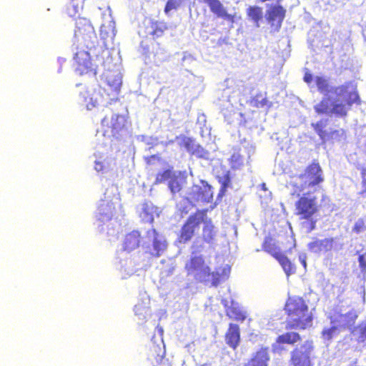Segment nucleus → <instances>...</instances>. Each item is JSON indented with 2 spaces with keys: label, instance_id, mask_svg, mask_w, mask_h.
<instances>
[{
  "label": "nucleus",
  "instance_id": "54",
  "mask_svg": "<svg viewBox=\"0 0 366 366\" xmlns=\"http://www.w3.org/2000/svg\"><path fill=\"white\" fill-rule=\"evenodd\" d=\"M107 138H108L109 139H110V142H112V139H111L112 137L111 138H109L108 137H106Z\"/></svg>",
  "mask_w": 366,
  "mask_h": 366
},
{
  "label": "nucleus",
  "instance_id": "50",
  "mask_svg": "<svg viewBox=\"0 0 366 366\" xmlns=\"http://www.w3.org/2000/svg\"><path fill=\"white\" fill-rule=\"evenodd\" d=\"M311 225H312V227H311V230H312L315 228V222H312Z\"/></svg>",
  "mask_w": 366,
  "mask_h": 366
},
{
  "label": "nucleus",
  "instance_id": "23",
  "mask_svg": "<svg viewBox=\"0 0 366 366\" xmlns=\"http://www.w3.org/2000/svg\"><path fill=\"white\" fill-rule=\"evenodd\" d=\"M149 300L145 298L134 306V314L140 322H144L149 315Z\"/></svg>",
  "mask_w": 366,
  "mask_h": 366
},
{
  "label": "nucleus",
  "instance_id": "22",
  "mask_svg": "<svg viewBox=\"0 0 366 366\" xmlns=\"http://www.w3.org/2000/svg\"><path fill=\"white\" fill-rule=\"evenodd\" d=\"M226 342L229 347L235 349L239 342V328L237 325L230 324L225 336Z\"/></svg>",
  "mask_w": 366,
  "mask_h": 366
},
{
  "label": "nucleus",
  "instance_id": "27",
  "mask_svg": "<svg viewBox=\"0 0 366 366\" xmlns=\"http://www.w3.org/2000/svg\"><path fill=\"white\" fill-rule=\"evenodd\" d=\"M222 303L225 307H230L229 302L227 299H222ZM231 307L232 309L231 311L229 312L232 313L231 317H234L237 320H244L246 318V312L236 307L232 301L231 302Z\"/></svg>",
  "mask_w": 366,
  "mask_h": 366
},
{
  "label": "nucleus",
  "instance_id": "19",
  "mask_svg": "<svg viewBox=\"0 0 366 366\" xmlns=\"http://www.w3.org/2000/svg\"><path fill=\"white\" fill-rule=\"evenodd\" d=\"M203 2L207 4L211 11L215 14L218 17L224 18L225 19L233 21V16L229 14L225 10L223 5L218 0H202Z\"/></svg>",
  "mask_w": 366,
  "mask_h": 366
},
{
  "label": "nucleus",
  "instance_id": "6",
  "mask_svg": "<svg viewBox=\"0 0 366 366\" xmlns=\"http://www.w3.org/2000/svg\"><path fill=\"white\" fill-rule=\"evenodd\" d=\"M126 119L123 115L111 114L107 115L102 121L101 133L104 137L118 139L126 131Z\"/></svg>",
  "mask_w": 366,
  "mask_h": 366
},
{
  "label": "nucleus",
  "instance_id": "41",
  "mask_svg": "<svg viewBox=\"0 0 366 366\" xmlns=\"http://www.w3.org/2000/svg\"><path fill=\"white\" fill-rule=\"evenodd\" d=\"M232 167L239 169L244 162L243 157L237 152H234L230 159Z\"/></svg>",
  "mask_w": 366,
  "mask_h": 366
},
{
  "label": "nucleus",
  "instance_id": "8",
  "mask_svg": "<svg viewBox=\"0 0 366 366\" xmlns=\"http://www.w3.org/2000/svg\"><path fill=\"white\" fill-rule=\"evenodd\" d=\"M143 246L149 247V253L155 257L161 256L167 247L164 237L154 229H149L144 237Z\"/></svg>",
  "mask_w": 366,
  "mask_h": 366
},
{
  "label": "nucleus",
  "instance_id": "45",
  "mask_svg": "<svg viewBox=\"0 0 366 366\" xmlns=\"http://www.w3.org/2000/svg\"><path fill=\"white\" fill-rule=\"evenodd\" d=\"M307 255L305 253H301L299 254V261L301 262L305 269L307 267Z\"/></svg>",
  "mask_w": 366,
  "mask_h": 366
},
{
  "label": "nucleus",
  "instance_id": "34",
  "mask_svg": "<svg viewBox=\"0 0 366 366\" xmlns=\"http://www.w3.org/2000/svg\"><path fill=\"white\" fill-rule=\"evenodd\" d=\"M217 178L219 179V182L221 184V189L219 194L222 195L227 188L229 186L230 184V177L229 171H224L222 174H218Z\"/></svg>",
  "mask_w": 366,
  "mask_h": 366
},
{
  "label": "nucleus",
  "instance_id": "18",
  "mask_svg": "<svg viewBox=\"0 0 366 366\" xmlns=\"http://www.w3.org/2000/svg\"><path fill=\"white\" fill-rule=\"evenodd\" d=\"M115 167V161L112 157H104L102 156L97 158L94 162V169L97 172L107 174L114 169Z\"/></svg>",
  "mask_w": 366,
  "mask_h": 366
},
{
  "label": "nucleus",
  "instance_id": "1",
  "mask_svg": "<svg viewBox=\"0 0 366 366\" xmlns=\"http://www.w3.org/2000/svg\"><path fill=\"white\" fill-rule=\"evenodd\" d=\"M322 181V172L318 164H311L303 174L290 177L287 187L291 194L298 197L302 195L295 203L297 214L309 219L317 211V198L312 194Z\"/></svg>",
  "mask_w": 366,
  "mask_h": 366
},
{
  "label": "nucleus",
  "instance_id": "48",
  "mask_svg": "<svg viewBox=\"0 0 366 366\" xmlns=\"http://www.w3.org/2000/svg\"><path fill=\"white\" fill-rule=\"evenodd\" d=\"M261 187L262 190H264V192L267 191L266 184L264 183L262 184Z\"/></svg>",
  "mask_w": 366,
  "mask_h": 366
},
{
  "label": "nucleus",
  "instance_id": "9",
  "mask_svg": "<svg viewBox=\"0 0 366 366\" xmlns=\"http://www.w3.org/2000/svg\"><path fill=\"white\" fill-rule=\"evenodd\" d=\"M313 350L312 342L305 341L296 348L292 355L293 366H311L310 356Z\"/></svg>",
  "mask_w": 366,
  "mask_h": 366
},
{
  "label": "nucleus",
  "instance_id": "11",
  "mask_svg": "<svg viewBox=\"0 0 366 366\" xmlns=\"http://www.w3.org/2000/svg\"><path fill=\"white\" fill-rule=\"evenodd\" d=\"M203 221L204 213L198 212L191 216L182 229L179 242H186L191 239L195 232L199 230V224Z\"/></svg>",
  "mask_w": 366,
  "mask_h": 366
},
{
  "label": "nucleus",
  "instance_id": "37",
  "mask_svg": "<svg viewBox=\"0 0 366 366\" xmlns=\"http://www.w3.org/2000/svg\"><path fill=\"white\" fill-rule=\"evenodd\" d=\"M177 144L184 147L187 152H190L194 147V142L185 136H180L176 138Z\"/></svg>",
  "mask_w": 366,
  "mask_h": 366
},
{
  "label": "nucleus",
  "instance_id": "30",
  "mask_svg": "<svg viewBox=\"0 0 366 366\" xmlns=\"http://www.w3.org/2000/svg\"><path fill=\"white\" fill-rule=\"evenodd\" d=\"M299 334L291 332L280 335L277 340V343L294 344L300 340Z\"/></svg>",
  "mask_w": 366,
  "mask_h": 366
},
{
  "label": "nucleus",
  "instance_id": "40",
  "mask_svg": "<svg viewBox=\"0 0 366 366\" xmlns=\"http://www.w3.org/2000/svg\"><path fill=\"white\" fill-rule=\"evenodd\" d=\"M174 174L171 170H166L162 173H159L157 175L155 183L160 184L166 181L169 182L170 179L173 177Z\"/></svg>",
  "mask_w": 366,
  "mask_h": 366
},
{
  "label": "nucleus",
  "instance_id": "29",
  "mask_svg": "<svg viewBox=\"0 0 366 366\" xmlns=\"http://www.w3.org/2000/svg\"><path fill=\"white\" fill-rule=\"evenodd\" d=\"M352 333L359 342H365L366 340V321H363L355 327Z\"/></svg>",
  "mask_w": 366,
  "mask_h": 366
},
{
  "label": "nucleus",
  "instance_id": "14",
  "mask_svg": "<svg viewBox=\"0 0 366 366\" xmlns=\"http://www.w3.org/2000/svg\"><path fill=\"white\" fill-rule=\"evenodd\" d=\"M101 99L99 93L93 89L84 88L79 94V102L85 105L87 109L95 107Z\"/></svg>",
  "mask_w": 366,
  "mask_h": 366
},
{
  "label": "nucleus",
  "instance_id": "43",
  "mask_svg": "<svg viewBox=\"0 0 366 366\" xmlns=\"http://www.w3.org/2000/svg\"><path fill=\"white\" fill-rule=\"evenodd\" d=\"M366 229V217H365L362 219H359L355 222V226L352 229V231H354L356 233H360Z\"/></svg>",
  "mask_w": 366,
  "mask_h": 366
},
{
  "label": "nucleus",
  "instance_id": "13",
  "mask_svg": "<svg viewBox=\"0 0 366 366\" xmlns=\"http://www.w3.org/2000/svg\"><path fill=\"white\" fill-rule=\"evenodd\" d=\"M100 35L104 41V46L112 42L116 35L115 23L110 14L104 16V22L100 28Z\"/></svg>",
  "mask_w": 366,
  "mask_h": 366
},
{
  "label": "nucleus",
  "instance_id": "35",
  "mask_svg": "<svg viewBox=\"0 0 366 366\" xmlns=\"http://www.w3.org/2000/svg\"><path fill=\"white\" fill-rule=\"evenodd\" d=\"M312 125L322 141H326L330 138V134L323 129L326 126L325 122L320 121Z\"/></svg>",
  "mask_w": 366,
  "mask_h": 366
},
{
  "label": "nucleus",
  "instance_id": "25",
  "mask_svg": "<svg viewBox=\"0 0 366 366\" xmlns=\"http://www.w3.org/2000/svg\"><path fill=\"white\" fill-rule=\"evenodd\" d=\"M204 224L203 227V237L204 239L208 242L211 243L214 239V237L216 236L217 232L214 229V226L212 224V222L210 220H207L206 219V216L204 214V221L202 222Z\"/></svg>",
  "mask_w": 366,
  "mask_h": 366
},
{
  "label": "nucleus",
  "instance_id": "49",
  "mask_svg": "<svg viewBox=\"0 0 366 366\" xmlns=\"http://www.w3.org/2000/svg\"><path fill=\"white\" fill-rule=\"evenodd\" d=\"M154 139H151V138H150V139L147 142V143L148 144H154Z\"/></svg>",
  "mask_w": 366,
  "mask_h": 366
},
{
  "label": "nucleus",
  "instance_id": "39",
  "mask_svg": "<svg viewBox=\"0 0 366 366\" xmlns=\"http://www.w3.org/2000/svg\"><path fill=\"white\" fill-rule=\"evenodd\" d=\"M153 35L160 36L162 35L164 31L167 29V26L164 22H155L152 24Z\"/></svg>",
  "mask_w": 366,
  "mask_h": 366
},
{
  "label": "nucleus",
  "instance_id": "7",
  "mask_svg": "<svg viewBox=\"0 0 366 366\" xmlns=\"http://www.w3.org/2000/svg\"><path fill=\"white\" fill-rule=\"evenodd\" d=\"M122 215V207L117 197L112 199L105 197L104 199H102L99 202L97 215L99 221L103 222H108L112 220L113 217L117 219L119 216Z\"/></svg>",
  "mask_w": 366,
  "mask_h": 366
},
{
  "label": "nucleus",
  "instance_id": "17",
  "mask_svg": "<svg viewBox=\"0 0 366 366\" xmlns=\"http://www.w3.org/2000/svg\"><path fill=\"white\" fill-rule=\"evenodd\" d=\"M158 209L152 202H144L139 207V217L142 221L151 223L154 214H158Z\"/></svg>",
  "mask_w": 366,
  "mask_h": 366
},
{
  "label": "nucleus",
  "instance_id": "33",
  "mask_svg": "<svg viewBox=\"0 0 366 366\" xmlns=\"http://www.w3.org/2000/svg\"><path fill=\"white\" fill-rule=\"evenodd\" d=\"M81 8L82 0H70V2L66 9L67 14L70 16H74L79 14Z\"/></svg>",
  "mask_w": 366,
  "mask_h": 366
},
{
  "label": "nucleus",
  "instance_id": "2",
  "mask_svg": "<svg viewBox=\"0 0 366 366\" xmlns=\"http://www.w3.org/2000/svg\"><path fill=\"white\" fill-rule=\"evenodd\" d=\"M315 82L318 90L325 95L321 102L315 106L318 114H333L344 117L350 106L359 100V96L352 83L334 87L321 76H317Z\"/></svg>",
  "mask_w": 366,
  "mask_h": 366
},
{
  "label": "nucleus",
  "instance_id": "16",
  "mask_svg": "<svg viewBox=\"0 0 366 366\" xmlns=\"http://www.w3.org/2000/svg\"><path fill=\"white\" fill-rule=\"evenodd\" d=\"M285 10L280 6H272L267 13V20L273 26L280 28L285 18Z\"/></svg>",
  "mask_w": 366,
  "mask_h": 366
},
{
  "label": "nucleus",
  "instance_id": "15",
  "mask_svg": "<svg viewBox=\"0 0 366 366\" xmlns=\"http://www.w3.org/2000/svg\"><path fill=\"white\" fill-rule=\"evenodd\" d=\"M269 355L267 348H262L256 352L244 366H268Z\"/></svg>",
  "mask_w": 366,
  "mask_h": 366
},
{
  "label": "nucleus",
  "instance_id": "4",
  "mask_svg": "<svg viewBox=\"0 0 366 366\" xmlns=\"http://www.w3.org/2000/svg\"><path fill=\"white\" fill-rule=\"evenodd\" d=\"M185 269L189 276L196 280L211 283L217 286L221 282L227 280L230 273V267L225 264L216 271L211 272L209 267L202 256L194 255L186 263Z\"/></svg>",
  "mask_w": 366,
  "mask_h": 366
},
{
  "label": "nucleus",
  "instance_id": "53",
  "mask_svg": "<svg viewBox=\"0 0 366 366\" xmlns=\"http://www.w3.org/2000/svg\"><path fill=\"white\" fill-rule=\"evenodd\" d=\"M202 366H211V365H209V364H204V365H203Z\"/></svg>",
  "mask_w": 366,
  "mask_h": 366
},
{
  "label": "nucleus",
  "instance_id": "28",
  "mask_svg": "<svg viewBox=\"0 0 366 366\" xmlns=\"http://www.w3.org/2000/svg\"><path fill=\"white\" fill-rule=\"evenodd\" d=\"M183 183V178L174 174L168 182V187L171 192L174 194L181 191Z\"/></svg>",
  "mask_w": 366,
  "mask_h": 366
},
{
  "label": "nucleus",
  "instance_id": "21",
  "mask_svg": "<svg viewBox=\"0 0 366 366\" xmlns=\"http://www.w3.org/2000/svg\"><path fill=\"white\" fill-rule=\"evenodd\" d=\"M332 239H315L308 244L309 249L315 253L327 252L332 247Z\"/></svg>",
  "mask_w": 366,
  "mask_h": 366
},
{
  "label": "nucleus",
  "instance_id": "52",
  "mask_svg": "<svg viewBox=\"0 0 366 366\" xmlns=\"http://www.w3.org/2000/svg\"><path fill=\"white\" fill-rule=\"evenodd\" d=\"M337 132H337V131H335V132H332V134H331V137H332V138H333V136H334L336 133H337Z\"/></svg>",
  "mask_w": 366,
  "mask_h": 366
},
{
  "label": "nucleus",
  "instance_id": "26",
  "mask_svg": "<svg viewBox=\"0 0 366 366\" xmlns=\"http://www.w3.org/2000/svg\"><path fill=\"white\" fill-rule=\"evenodd\" d=\"M274 257L281 264L287 275L295 273V267L292 264V262L288 259L287 257L281 253L277 252L275 253Z\"/></svg>",
  "mask_w": 366,
  "mask_h": 366
},
{
  "label": "nucleus",
  "instance_id": "3",
  "mask_svg": "<svg viewBox=\"0 0 366 366\" xmlns=\"http://www.w3.org/2000/svg\"><path fill=\"white\" fill-rule=\"evenodd\" d=\"M82 38L83 46L74 56V60L77 64L76 70L79 74L89 71L96 74L99 64L106 66L104 59L109 56V51L99 44L97 36L91 26H88L87 33L84 34Z\"/></svg>",
  "mask_w": 366,
  "mask_h": 366
},
{
  "label": "nucleus",
  "instance_id": "51",
  "mask_svg": "<svg viewBox=\"0 0 366 366\" xmlns=\"http://www.w3.org/2000/svg\"><path fill=\"white\" fill-rule=\"evenodd\" d=\"M158 331H159V332L160 334H162V333L163 332V330H162V328H161V327H160V328H158Z\"/></svg>",
  "mask_w": 366,
  "mask_h": 366
},
{
  "label": "nucleus",
  "instance_id": "31",
  "mask_svg": "<svg viewBox=\"0 0 366 366\" xmlns=\"http://www.w3.org/2000/svg\"><path fill=\"white\" fill-rule=\"evenodd\" d=\"M341 331V329L338 327V325L336 323H332L331 322V327L329 328H325L322 332V337L326 340H330L334 337L337 336L340 332Z\"/></svg>",
  "mask_w": 366,
  "mask_h": 366
},
{
  "label": "nucleus",
  "instance_id": "20",
  "mask_svg": "<svg viewBox=\"0 0 366 366\" xmlns=\"http://www.w3.org/2000/svg\"><path fill=\"white\" fill-rule=\"evenodd\" d=\"M107 85L112 90L118 92L122 84V76L119 71H107L105 74Z\"/></svg>",
  "mask_w": 366,
  "mask_h": 366
},
{
  "label": "nucleus",
  "instance_id": "55",
  "mask_svg": "<svg viewBox=\"0 0 366 366\" xmlns=\"http://www.w3.org/2000/svg\"><path fill=\"white\" fill-rule=\"evenodd\" d=\"M130 272H131V273H133V272H134V269H132V270L130 271Z\"/></svg>",
  "mask_w": 366,
  "mask_h": 366
},
{
  "label": "nucleus",
  "instance_id": "5",
  "mask_svg": "<svg viewBox=\"0 0 366 366\" xmlns=\"http://www.w3.org/2000/svg\"><path fill=\"white\" fill-rule=\"evenodd\" d=\"M288 313L287 325L293 329H305L312 325V315L301 297H290L285 305Z\"/></svg>",
  "mask_w": 366,
  "mask_h": 366
},
{
  "label": "nucleus",
  "instance_id": "46",
  "mask_svg": "<svg viewBox=\"0 0 366 366\" xmlns=\"http://www.w3.org/2000/svg\"><path fill=\"white\" fill-rule=\"evenodd\" d=\"M304 80L307 83H310L312 81V75L310 74L306 73L304 76Z\"/></svg>",
  "mask_w": 366,
  "mask_h": 366
},
{
  "label": "nucleus",
  "instance_id": "44",
  "mask_svg": "<svg viewBox=\"0 0 366 366\" xmlns=\"http://www.w3.org/2000/svg\"><path fill=\"white\" fill-rule=\"evenodd\" d=\"M359 264L362 271H366V255H360L358 258Z\"/></svg>",
  "mask_w": 366,
  "mask_h": 366
},
{
  "label": "nucleus",
  "instance_id": "47",
  "mask_svg": "<svg viewBox=\"0 0 366 366\" xmlns=\"http://www.w3.org/2000/svg\"><path fill=\"white\" fill-rule=\"evenodd\" d=\"M362 182L365 185H366V169H364L362 173Z\"/></svg>",
  "mask_w": 366,
  "mask_h": 366
},
{
  "label": "nucleus",
  "instance_id": "42",
  "mask_svg": "<svg viewBox=\"0 0 366 366\" xmlns=\"http://www.w3.org/2000/svg\"><path fill=\"white\" fill-rule=\"evenodd\" d=\"M252 104L257 107H264L265 106L269 107L268 105L269 101L267 98L262 97V95H257L252 102Z\"/></svg>",
  "mask_w": 366,
  "mask_h": 366
},
{
  "label": "nucleus",
  "instance_id": "12",
  "mask_svg": "<svg viewBox=\"0 0 366 366\" xmlns=\"http://www.w3.org/2000/svg\"><path fill=\"white\" fill-rule=\"evenodd\" d=\"M191 199L203 202H209L213 198L212 187L207 182L201 180L199 184L192 187Z\"/></svg>",
  "mask_w": 366,
  "mask_h": 366
},
{
  "label": "nucleus",
  "instance_id": "10",
  "mask_svg": "<svg viewBox=\"0 0 366 366\" xmlns=\"http://www.w3.org/2000/svg\"><path fill=\"white\" fill-rule=\"evenodd\" d=\"M357 317V312L352 308H345L342 305L332 317V323H336L342 330L352 326Z\"/></svg>",
  "mask_w": 366,
  "mask_h": 366
},
{
  "label": "nucleus",
  "instance_id": "38",
  "mask_svg": "<svg viewBox=\"0 0 366 366\" xmlns=\"http://www.w3.org/2000/svg\"><path fill=\"white\" fill-rule=\"evenodd\" d=\"M192 154L196 155L197 157L208 159L209 158V153L201 146L194 143V147L190 151Z\"/></svg>",
  "mask_w": 366,
  "mask_h": 366
},
{
  "label": "nucleus",
  "instance_id": "32",
  "mask_svg": "<svg viewBox=\"0 0 366 366\" xmlns=\"http://www.w3.org/2000/svg\"><path fill=\"white\" fill-rule=\"evenodd\" d=\"M247 14L250 19L259 26V21L262 19V9L258 6H249L247 9Z\"/></svg>",
  "mask_w": 366,
  "mask_h": 366
},
{
  "label": "nucleus",
  "instance_id": "36",
  "mask_svg": "<svg viewBox=\"0 0 366 366\" xmlns=\"http://www.w3.org/2000/svg\"><path fill=\"white\" fill-rule=\"evenodd\" d=\"M185 0H168L165 8L164 13L167 15H169V12L172 10L179 9L184 3Z\"/></svg>",
  "mask_w": 366,
  "mask_h": 366
},
{
  "label": "nucleus",
  "instance_id": "24",
  "mask_svg": "<svg viewBox=\"0 0 366 366\" xmlns=\"http://www.w3.org/2000/svg\"><path fill=\"white\" fill-rule=\"evenodd\" d=\"M139 233L137 231H133L128 234L124 239L123 247L124 249L131 252L139 245Z\"/></svg>",
  "mask_w": 366,
  "mask_h": 366
}]
</instances>
